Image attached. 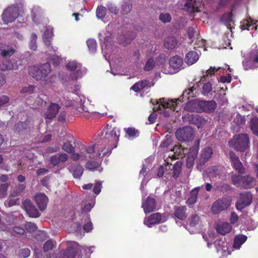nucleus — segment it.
<instances>
[{
	"instance_id": "f257e3e1",
	"label": "nucleus",
	"mask_w": 258,
	"mask_h": 258,
	"mask_svg": "<svg viewBox=\"0 0 258 258\" xmlns=\"http://www.w3.org/2000/svg\"><path fill=\"white\" fill-rule=\"evenodd\" d=\"M202 85L201 92L202 94L206 96L208 95L212 90H215L214 87L212 88L211 84L210 83H202V79L196 86H194L184 91L180 98L175 99H168L165 98H160L159 100H151V103L153 105V109L155 111H160L165 116L170 115L172 111H178V101L184 102L189 99L190 97H193L196 95L197 92L196 91L197 87H200Z\"/></svg>"
},
{
	"instance_id": "f03ea898",
	"label": "nucleus",
	"mask_w": 258,
	"mask_h": 258,
	"mask_svg": "<svg viewBox=\"0 0 258 258\" xmlns=\"http://www.w3.org/2000/svg\"><path fill=\"white\" fill-rule=\"evenodd\" d=\"M120 136L119 130L115 127L107 124L103 130L101 134V139L104 140L103 144H96L99 147H103V152L109 154L111 150L117 147Z\"/></svg>"
},
{
	"instance_id": "7ed1b4c3",
	"label": "nucleus",
	"mask_w": 258,
	"mask_h": 258,
	"mask_svg": "<svg viewBox=\"0 0 258 258\" xmlns=\"http://www.w3.org/2000/svg\"><path fill=\"white\" fill-rule=\"evenodd\" d=\"M62 148L68 154H71V159L75 161L86 160L96 155L93 152L92 147L89 145L81 144L79 146V149L75 151V148L68 142L64 143Z\"/></svg>"
},
{
	"instance_id": "20e7f679",
	"label": "nucleus",
	"mask_w": 258,
	"mask_h": 258,
	"mask_svg": "<svg viewBox=\"0 0 258 258\" xmlns=\"http://www.w3.org/2000/svg\"><path fill=\"white\" fill-rule=\"evenodd\" d=\"M247 238V236L244 235H236L234 240L233 247L231 248L228 247V242L222 239L216 240L215 246L218 252L221 253L223 256H227L231 254V249H239Z\"/></svg>"
},
{
	"instance_id": "39448f33",
	"label": "nucleus",
	"mask_w": 258,
	"mask_h": 258,
	"mask_svg": "<svg viewBox=\"0 0 258 258\" xmlns=\"http://www.w3.org/2000/svg\"><path fill=\"white\" fill-rule=\"evenodd\" d=\"M92 147L93 152L96 154L93 157L89 158L86 160H78L79 162L86 161L85 167L90 171H99L101 172L103 168L100 166V163L95 161L99 158H100L107 154V152H103V147H99L97 145H89Z\"/></svg>"
},
{
	"instance_id": "423d86ee",
	"label": "nucleus",
	"mask_w": 258,
	"mask_h": 258,
	"mask_svg": "<svg viewBox=\"0 0 258 258\" xmlns=\"http://www.w3.org/2000/svg\"><path fill=\"white\" fill-rule=\"evenodd\" d=\"M73 100L71 101L68 106L74 107L81 115L86 117H90L91 111L88 105H90L88 101L84 96L75 95L73 97Z\"/></svg>"
},
{
	"instance_id": "0eeeda50",
	"label": "nucleus",
	"mask_w": 258,
	"mask_h": 258,
	"mask_svg": "<svg viewBox=\"0 0 258 258\" xmlns=\"http://www.w3.org/2000/svg\"><path fill=\"white\" fill-rule=\"evenodd\" d=\"M51 69L49 63L30 67L29 74L37 80H42L50 74Z\"/></svg>"
},
{
	"instance_id": "6e6552de",
	"label": "nucleus",
	"mask_w": 258,
	"mask_h": 258,
	"mask_svg": "<svg viewBox=\"0 0 258 258\" xmlns=\"http://www.w3.org/2000/svg\"><path fill=\"white\" fill-rule=\"evenodd\" d=\"M66 69L73 72L71 78L73 80H77L84 76L87 72V69L76 60H70L66 65Z\"/></svg>"
},
{
	"instance_id": "1a4fd4ad",
	"label": "nucleus",
	"mask_w": 258,
	"mask_h": 258,
	"mask_svg": "<svg viewBox=\"0 0 258 258\" xmlns=\"http://www.w3.org/2000/svg\"><path fill=\"white\" fill-rule=\"evenodd\" d=\"M249 143V138L246 134L236 135L229 142L231 147L241 152H243L248 148Z\"/></svg>"
},
{
	"instance_id": "9d476101",
	"label": "nucleus",
	"mask_w": 258,
	"mask_h": 258,
	"mask_svg": "<svg viewBox=\"0 0 258 258\" xmlns=\"http://www.w3.org/2000/svg\"><path fill=\"white\" fill-rule=\"evenodd\" d=\"M221 81L218 82L217 86L214 88V92H217L218 94V98L221 101L223 104L227 103V99L224 97L226 95L225 91L227 89V87L225 85V83H229L231 81V77L230 75L227 76H221Z\"/></svg>"
},
{
	"instance_id": "9b49d317",
	"label": "nucleus",
	"mask_w": 258,
	"mask_h": 258,
	"mask_svg": "<svg viewBox=\"0 0 258 258\" xmlns=\"http://www.w3.org/2000/svg\"><path fill=\"white\" fill-rule=\"evenodd\" d=\"M68 248L60 253L59 258H74L77 253L81 252V246L75 241L67 242Z\"/></svg>"
},
{
	"instance_id": "f8f14e48",
	"label": "nucleus",
	"mask_w": 258,
	"mask_h": 258,
	"mask_svg": "<svg viewBox=\"0 0 258 258\" xmlns=\"http://www.w3.org/2000/svg\"><path fill=\"white\" fill-rule=\"evenodd\" d=\"M243 66L245 70L258 68V49L256 47L251 50L243 61Z\"/></svg>"
},
{
	"instance_id": "ddd939ff",
	"label": "nucleus",
	"mask_w": 258,
	"mask_h": 258,
	"mask_svg": "<svg viewBox=\"0 0 258 258\" xmlns=\"http://www.w3.org/2000/svg\"><path fill=\"white\" fill-rule=\"evenodd\" d=\"M177 139L180 142H189L194 139V131L190 126L178 129L175 133Z\"/></svg>"
},
{
	"instance_id": "4468645a",
	"label": "nucleus",
	"mask_w": 258,
	"mask_h": 258,
	"mask_svg": "<svg viewBox=\"0 0 258 258\" xmlns=\"http://www.w3.org/2000/svg\"><path fill=\"white\" fill-rule=\"evenodd\" d=\"M167 220V217L165 215L156 213L145 218L144 224L147 227L151 228L155 224L165 222Z\"/></svg>"
},
{
	"instance_id": "2eb2a0df",
	"label": "nucleus",
	"mask_w": 258,
	"mask_h": 258,
	"mask_svg": "<svg viewBox=\"0 0 258 258\" xmlns=\"http://www.w3.org/2000/svg\"><path fill=\"white\" fill-rule=\"evenodd\" d=\"M111 36V34L107 30L106 32L102 31L99 34L100 40L102 43L101 44L102 52L106 59H107L108 50L110 47Z\"/></svg>"
},
{
	"instance_id": "dca6fc26",
	"label": "nucleus",
	"mask_w": 258,
	"mask_h": 258,
	"mask_svg": "<svg viewBox=\"0 0 258 258\" xmlns=\"http://www.w3.org/2000/svg\"><path fill=\"white\" fill-rule=\"evenodd\" d=\"M19 9L15 6L8 7L2 15V19L6 24L14 21L18 16Z\"/></svg>"
},
{
	"instance_id": "f3484780",
	"label": "nucleus",
	"mask_w": 258,
	"mask_h": 258,
	"mask_svg": "<svg viewBox=\"0 0 258 258\" xmlns=\"http://www.w3.org/2000/svg\"><path fill=\"white\" fill-rule=\"evenodd\" d=\"M52 31L53 29L51 27H47L43 35V40L45 45L48 48V51L50 52H55L57 50V48L55 46H51V42L53 37Z\"/></svg>"
},
{
	"instance_id": "a211bd4d",
	"label": "nucleus",
	"mask_w": 258,
	"mask_h": 258,
	"mask_svg": "<svg viewBox=\"0 0 258 258\" xmlns=\"http://www.w3.org/2000/svg\"><path fill=\"white\" fill-rule=\"evenodd\" d=\"M230 204V200L227 199H222L216 201L212 207V211L215 214H218L222 211L226 209Z\"/></svg>"
},
{
	"instance_id": "6ab92c4d",
	"label": "nucleus",
	"mask_w": 258,
	"mask_h": 258,
	"mask_svg": "<svg viewBox=\"0 0 258 258\" xmlns=\"http://www.w3.org/2000/svg\"><path fill=\"white\" fill-rule=\"evenodd\" d=\"M252 200L251 195L250 193L245 192L240 195L239 199L236 203V208L238 210H241L245 207L248 206Z\"/></svg>"
},
{
	"instance_id": "aec40b11",
	"label": "nucleus",
	"mask_w": 258,
	"mask_h": 258,
	"mask_svg": "<svg viewBox=\"0 0 258 258\" xmlns=\"http://www.w3.org/2000/svg\"><path fill=\"white\" fill-rule=\"evenodd\" d=\"M199 144V141H198L197 144L190 148L188 152L186 159V166L188 168L191 167L194 165L195 160L198 155Z\"/></svg>"
},
{
	"instance_id": "412c9836",
	"label": "nucleus",
	"mask_w": 258,
	"mask_h": 258,
	"mask_svg": "<svg viewBox=\"0 0 258 258\" xmlns=\"http://www.w3.org/2000/svg\"><path fill=\"white\" fill-rule=\"evenodd\" d=\"M200 226L201 221L200 217L198 215H195L192 216L189 220L187 228L190 233H194L199 230Z\"/></svg>"
},
{
	"instance_id": "4be33fe9",
	"label": "nucleus",
	"mask_w": 258,
	"mask_h": 258,
	"mask_svg": "<svg viewBox=\"0 0 258 258\" xmlns=\"http://www.w3.org/2000/svg\"><path fill=\"white\" fill-rule=\"evenodd\" d=\"M203 100L194 99L188 101L185 104V109L189 111L202 112Z\"/></svg>"
},
{
	"instance_id": "5701e85b",
	"label": "nucleus",
	"mask_w": 258,
	"mask_h": 258,
	"mask_svg": "<svg viewBox=\"0 0 258 258\" xmlns=\"http://www.w3.org/2000/svg\"><path fill=\"white\" fill-rule=\"evenodd\" d=\"M240 28L242 30H247L254 29H258V21L254 20L250 17H247L240 23Z\"/></svg>"
},
{
	"instance_id": "b1692460",
	"label": "nucleus",
	"mask_w": 258,
	"mask_h": 258,
	"mask_svg": "<svg viewBox=\"0 0 258 258\" xmlns=\"http://www.w3.org/2000/svg\"><path fill=\"white\" fill-rule=\"evenodd\" d=\"M170 66L174 70V73L179 71L183 69V59L181 57L175 55L172 57L169 61Z\"/></svg>"
},
{
	"instance_id": "393cba45",
	"label": "nucleus",
	"mask_w": 258,
	"mask_h": 258,
	"mask_svg": "<svg viewBox=\"0 0 258 258\" xmlns=\"http://www.w3.org/2000/svg\"><path fill=\"white\" fill-rule=\"evenodd\" d=\"M60 108V106L57 103L51 102L45 112L46 119H51L54 117Z\"/></svg>"
},
{
	"instance_id": "a878e982",
	"label": "nucleus",
	"mask_w": 258,
	"mask_h": 258,
	"mask_svg": "<svg viewBox=\"0 0 258 258\" xmlns=\"http://www.w3.org/2000/svg\"><path fill=\"white\" fill-rule=\"evenodd\" d=\"M23 206L26 212L30 217L37 218L39 216L38 210L30 200L25 201L23 203Z\"/></svg>"
},
{
	"instance_id": "bb28decb",
	"label": "nucleus",
	"mask_w": 258,
	"mask_h": 258,
	"mask_svg": "<svg viewBox=\"0 0 258 258\" xmlns=\"http://www.w3.org/2000/svg\"><path fill=\"white\" fill-rule=\"evenodd\" d=\"M229 156L233 168L239 173H243L244 171V168L240 161L239 158L236 156L234 153L232 151L229 152Z\"/></svg>"
},
{
	"instance_id": "cd10ccee",
	"label": "nucleus",
	"mask_w": 258,
	"mask_h": 258,
	"mask_svg": "<svg viewBox=\"0 0 258 258\" xmlns=\"http://www.w3.org/2000/svg\"><path fill=\"white\" fill-rule=\"evenodd\" d=\"M156 207L155 201L153 198L148 197L146 200L143 201L142 207L146 214L154 211Z\"/></svg>"
},
{
	"instance_id": "c85d7f7f",
	"label": "nucleus",
	"mask_w": 258,
	"mask_h": 258,
	"mask_svg": "<svg viewBox=\"0 0 258 258\" xmlns=\"http://www.w3.org/2000/svg\"><path fill=\"white\" fill-rule=\"evenodd\" d=\"M35 200L40 210L43 211L46 208L48 199L45 195L38 194L35 196Z\"/></svg>"
},
{
	"instance_id": "c756f323",
	"label": "nucleus",
	"mask_w": 258,
	"mask_h": 258,
	"mask_svg": "<svg viewBox=\"0 0 258 258\" xmlns=\"http://www.w3.org/2000/svg\"><path fill=\"white\" fill-rule=\"evenodd\" d=\"M68 158L69 156L67 154L61 153L52 156L50 162L53 165L56 166L60 163H64L67 161Z\"/></svg>"
},
{
	"instance_id": "7c9ffc66",
	"label": "nucleus",
	"mask_w": 258,
	"mask_h": 258,
	"mask_svg": "<svg viewBox=\"0 0 258 258\" xmlns=\"http://www.w3.org/2000/svg\"><path fill=\"white\" fill-rule=\"evenodd\" d=\"M198 59V53L195 51H190L185 55L184 61L188 66H190L195 63Z\"/></svg>"
},
{
	"instance_id": "2f4dec72",
	"label": "nucleus",
	"mask_w": 258,
	"mask_h": 258,
	"mask_svg": "<svg viewBox=\"0 0 258 258\" xmlns=\"http://www.w3.org/2000/svg\"><path fill=\"white\" fill-rule=\"evenodd\" d=\"M202 105V112H212L217 107V104L214 101H203Z\"/></svg>"
},
{
	"instance_id": "473e14b6",
	"label": "nucleus",
	"mask_w": 258,
	"mask_h": 258,
	"mask_svg": "<svg viewBox=\"0 0 258 258\" xmlns=\"http://www.w3.org/2000/svg\"><path fill=\"white\" fill-rule=\"evenodd\" d=\"M231 229L232 226L227 222L219 223L216 227L217 232L221 235H225L229 233Z\"/></svg>"
},
{
	"instance_id": "72a5a7b5",
	"label": "nucleus",
	"mask_w": 258,
	"mask_h": 258,
	"mask_svg": "<svg viewBox=\"0 0 258 258\" xmlns=\"http://www.w3.org/2000/svg\"><path fill=\"white\" fill-rule=\"evenodd\" d=\"M149 87H150V85H149V82L146 80H143L135 84L131 89L135 92H138L144 89L146 90Z\"/></svg>"
},
{
	"instance_id": "f704fd0d",
	"label": "nucleus",
	"mask_w": 258,
	"mask_h": 258,
	"mask_svg": "<svg viewBox=\"0 0 258 258\" xmlns=\"http://www.w3.org/2000/svg\"><path fill=\"white\" fill-rule=\"evenodd\" d=\"M200 5H201L200 3L199 2H197L196 0H186L184 9L186 11H194L198 12L200 11Z\"/></svg>"
},
{
	"instance_id": "c9c22d12",
	"label": "nucleus",
	"mask_w": 258,
	"mask_h": 258,
	"mask_svg": "<svg viewBox=\"0 0 258 258\" xmlns=\"http://www.w3.org/2000/svg\"><path fill=\"white\" fill-rule=\"evenodd\" d=\"M200 188V187H195L191 191L190 197L186 202V204L188 206H192L196 202Z\"/></svg>"
},
{
	"instance_id": "e433bc0d",
	"label": "nucleus",
	"mask_w": 258,
	"mask_h": 258,
	"mask_svg": "<svg viewBox=\"0 0 258 258\" xmlns=\"http://www.w3.org/2000/svg\"><path fill=\"white\" fill-rule=\"evenodd\" d=\"M221 22L226 26L228 28H231L232 24L234 23L232 14L229 13L224 14L221 18Z\"/></svg>"
},
{
	"instance_id": "4c0bfd02",
	"label": "nucleus",
	"mask_w": 258,
	"mask_h": 258,
	"mask_svg": "<svg viewBox=\"0 0 258 258\" xmlns=\"http://www.w3.org/2000/svg\"><path fill=\"white\" fill-rule=\"evenodd\" d=\"M174 215L178 219L183 220L185 219L186 208L184 207H179L175 209Z\"/></svg>"
},
{
	"instance_id": "58836bf2",
	"label": "nucleus",
	"mask_w": 258,
	"mask_h": 258,
	"mask_svg": "<svg viewBox=\"0 0 258 258\" xmlns=\"http://www.w3.org/2000/svg\"><path fill=\"white\" fill-rule=\"evenodd\" d=\"M213 154L212 149L211 148H207L202 151L201 157V162L204 163L209 160Z\"/></svg>"
},
{
	"instance_id": "ea45409f",
	"label": "nucleus",
	"mask_w": 258,
	"mask_h": 258,
	"mask_svg": "<svg viewBox=\"0 0 258 258\" xmlns=\"http://www.w3.org/2000/svg\"><path fill=\"white\" fill-rule=\"evenodd\" d=\"M192 122L199 128L206 124V120L202 116L195 115L192 118Z\"/></svg>"
},
{
	"instance_id": "a19ab883",
	"label": "nucleus",
	"mask_w": 258,
	"mask_h": 258,
	"mask_svg": "<svg viewBox=\"0 0 258 258\" xmlns=\"http://www.w3.org/2000/svg\"><path fill=\"white\" fill-rule=\"evenodd\" d=\"M231 179L234 185L243 187L244 177L240 175L234 174L232 175Z\"/></svg>"
},
{
	"instance_id": "79ce46f5",
	"label": "nucleus",
	"mask_w": 258,
	"mask_h": 258,
	"mask_svg": "<svg viewBox=\"0 0 258 258\" xmlns=\"http://www.w3.org/2000/svg\"><path fill=\"white\" fill-rule=\"evenodd\" d=\"M72 172L75 178H79L83 173V168L80 164H76L73 166Z\"/></svg>"
},
{
	"instance_id": "37998d69",
	"label": "nucleus",
	"mask_w": 258,
	"mask_h": 258,
	"mask_svg": "<svg viewBox=\"0 0 258 258\" xmlns=\"http://www.w3.org/2000/svg\"><path fill=\"white\" fill-rule=\"evenodd\" d=\"M177 42L175 38L173 37H169L167 38L164 41V46L168 49H172L175 47Z\"/></svg>"
},
{
	"instance_id": "c03bdc74",
	"label": "nucleus",
	"mask_w": 258,
	"mask_h": 258,
	"mask_svg": "<svg viewBox=\"0 0 258 258\" xmlns=\"http://www.w3.org/2000/svg\"><path fill=\"white\" fill-rule=\"evenodd\" d=\"M124 131L126 134V138L130 140H133L139 136V132L134 128H125Z\"/></svg>"
},
{
	"instance_id": "a18cd8bd",
	"label": "nucleus",
	"mask_w": 258,
	"mask_h": 258,
	"mask_svg": "<svg viewBox=\"0 0 258 258\" xmlns=\"http://www.w3.org/2000/svg\"><path fill=\"white\" fill-rule=\"evenodd\" d=\"M18 69L17 66H14L13 64L9 60H6L0 64V70L3 71Z\"/></svg>"
},
{
	"instance_id": "49530a36",
	"label": "nucleus",
	"mask_w": 258,
	"mask_h": 258,
	"mask_svg": "<svg viewBox=\"0 0 258 258\" xmlns=\"http://www.w3.org/2000/svg\"><path fill=\"white\" fill-rule=\"evenodd\" d=\"M250 127L253 134L258 136V118H253L250 120Z\"/></svg>"
},
{
	"instance_id": "de8ad7c7",
	"label": "nucleus",
	"mask_w": 258,
	"mask_h": 258,
	"mask_svg": "<svg viewBox=\"0 0 258 258\" xmlns=\"http://www.w3.org/2000/svg\"><path fill=\"white\" fill-rule=\"evenodd\" d=\"M255 184V179L250 176L244 177L243 188H251Z\"/></svg>"
},
{
	"instance_id": "09e8293b",
	"label": "nucleus",
	"mask_w": 258,
	"mask_h": 258,
	"mask_svg": "<svg viewBox=\"0 0 258 258\" xmlns=\"http://www.w3.org/2000/svg\"><path fill=\"white\" fill-rule=\"evenodd\" d=\"M182 163L180 161H177L172 166L173 176L174 177L178 176L181 169Z\"/></svg>"
},
{
	"instance_id": "8fccbe9b",
	"label": "nucleus",
	"mask_w": 258,
	"mask_h": 258,
	"mask_svg": "<svg viewBox=\"0 0 258 258\" xmlns=\"http://www.w3.org/2000/svg\"><path fill=\"white\" fill-rule=\"evenodd\" d=\"M87 44L89 51L91 53H94L96 50L97 43L96 40L93 39H89L87 41Z\"/></svg>"
},
{
	"instance_id": "3c124183",
	"label": "nucleus",
	"mask_w": 258,
	"mask_h": 258,
	"mask_svg": "<svg viewBox=\"0 0 258 258\" xmlns=\"http://www.w3.org/2000/svg\"><path fill=\"white\" fill-rule=\"evenodd\" d=\"M49 57L48 59L50 61H51L53 64L55 66H57L62 61V58L59 56L58 55H57L56 54H49Z\"/></svg>"
},
{
	"instance_id": "603ef678",
	"label": "nucleus",
	"mask_w": 258,
	"mask_h": 258,
	"mask_svg": "<svg viewBox=\"0 0 258 258\" xmlns=\"http://www.w3.org/2000/svg\"><path fill=\"white\" fill-rule=\"evenodd\" d=\"M146 167L144 165H143L142 169H141V170L140 171V176H144V178L142 180V184H141L142 188L143 185L144 184H146L147 183L148 181L150 179V178L148 176V174L146 173Z\"/></svg>"
},
{
	"instance_id": "864d4df0",
	"label": "nucleus",
	"mask_w": 258,
	"mask_h": 258,
	"mask_svg": "<svg viewBox=\"0 0 258 258\" xmlns=\"http://www.w3.org/2000/svg\"><path fill=\"white\" fill-rule=\"evenodd\" d=\"M234 123L238 127L244 124L245 122L244 117L237 114L233 120Z\"/></svg>"
},
{
	"instance_id": "5fc2aeb1",
	"label": "nucleus",
	"mask_w": 258,
	"mask_h": 258,
	"mask_svg": "<svg viewBox=\"0 0 258 258\" xmlns=\"http://www.w3.org/2000/svg\"><path fill=\"white\" fill-rule=\"evenodd\" d=\"M106 8L103 6L98 7L96 10V16L99 19L103 18L106 14Z\"/></svg>"
},
{
	"instance_id": "6e6d98bb",
	"label": "nucleus",
	"mask_w": 258,
	"mask_h": 258,
	"mask_svg": "<svg viewBox=\"0 0 258 258\" xmlns=\"http://www.w3.org/2000/svg\"><path fill=\"white\" fill-rule=\"evenodd\" d=\"M54 245H55V242L52 240H49L47 241L44 244L43 250L44 252H46L48 250H51Z\"/></svg>"
},
{
	"instance_id": "4d7b16f0",
	"label": "nucleus",
	"mask_w": 258,
	"mask_h": 258,
	"mask_svg": "<svg viewBox=\"0 0 258 258\" xmlns=\"http://www.w3.org/2000/svg\"><path fill=\"white\" fill-rule=\"evenodd\" d=\"M206 172L211 179L216 177V175L218 174V170L216 167H213L210 169L209 168Z\"/></svg>"
},
{
	"instance_id": "13d9d810",
	"label": "nucleus",
	"mask_w": 258,
	"mask_h": 258,
	"mask_svg": "<svg viewBox=\"0 0 258 258\" xmlns=\"http://www.w3.org/2000/svg\"><path fill=\"white\" fill-rule=\"evenodd\" d=\"M37 36L35 34H32L31 37V41L30 42V48L33 50H36L37 49L36 45Z\"/></svg>"
},
{
	"instance_id": "bf43d9fd",
	"label": "nucleus",
	"mask_w": 258,
	"mask_h": 258,
	"mask_svg": "<svg viewBox=\"0 0 258 258\" xmlns=\"http://www.w3.org/2000/svg\"><path fill=\"white\" fill-rule=\"evenodd\" d=\"M224 69L221 68V67H211L209 70H207L206 72V75H203V78L205 77L206 76L209 75H212L214 74L216 72L218 71H221L223 70Z\"/></svg>"
},
{
	"instance_id": "052dcab7",
	"label": "nucleus",
	"mask_w": 258,
	"mask_h": 258,
	"mask_svg": "<svg viewBox=\"0 0 258 258\" xmlns=\"http://www.w3.org/2000/svg\"><path fill=\"white\" fill-rule=\"evenodd\" d=\"M206 41L205 39L199 38L196 41L195 44L197 45V46H195V48L196 47H204V50H206V48L205 47Z\"/></svg>"
},
{
	"instance_id": "680f3d73",
	"label": "nucleus",
	"mask_w": 258,
	"mask_h": 258,
	"mask_svg": "<svg viewBox=\"0 0 258 258\" xmlns=\"http://www.w3.org/2000/svg\"><path fill=\"white\" fill-rule=\"evenodd\" d=\"M214 233H210L208 235V237H207V235H203V238L207 242V245L208 247L210 246L211 243L214 240Z\"/></svg>"
},
{
	"instance_id": "e2e57ef3",
	"label": "nucleus",
	"mask_w": 258,
	"mask_h": 258,
	"mask_svg": "<svg viewBox=\"0 0 258 258\" xmlns=\"http://www.w3.org/2000/svg\"><path fill=\"white\" fill-rule=\"evenodd\" d=\"M102 183V182L101 181H97L95 184L93 190L95 195H97L100 192L101 190Z\"/></svg>"
},
{
	"instance_id": "0e129e2a",
	"label": "nucleus",
	"mask_w": 258,
	"mask_h": 258,
	"mask_svg": "<svg viewBox=\"0 0 258 258\" xmlns=\"http://www.w3.org/2000/svg\"><path fill=\"white\" fill-rule=\"evenodd\" d=\"M171 19V16L168 13H162L160 15V20L164 23L169 22Z\"/></svg>"
},
{
	"instance_id": "69168bd1",
	"label": "nucleus",
	"mask_w": 258,
	"mask_h": 258,
	"mask_svg": "<svg viewBox=\"0 0 258 258\" xmlns=\"http://www.w3.org/2000/svg\"><path fill=\"white\" fill-rule=\"evenodd\" d=\"M40 9L39 7H35L32 11L33 21L35 22L37 17H39Z\"/></svg>"
},
{
	"instance_id": "338daca9",
	"label": "nucleus",
	"mask_w": 258,
	"mask_h": 258,
	"mask_svg": "<svg viewBox=\"0 0 258 258\" xmlns=\"http://www.w3.org/2000/svg\"><path fill=\"white\" fill-rule=\"evenodd\" d=\"M7 184L4 183L0 185V198H2L6 195V192L8 189Z\"/></svg>"
},
{
	"instance_id": "774afa93",
	"label": "nucleus",
	"mask_w": 258,
	"mask_h": 258,
	"mask_svg": "<svg viewBox=\"0 0 258 258\" xmlns=\"http://www.w3.org/2000/svg\"><path fill=\"white\" fill-rule=\"evenodd\" d=\"M14 52L15 50L13 49L10 48L7 50L4 49L1 50V54L4 57H9L11 56Z\"/></svg>"
}]
</instances>
